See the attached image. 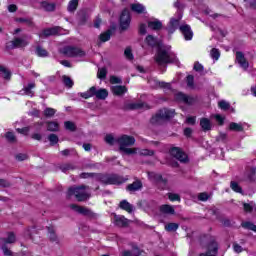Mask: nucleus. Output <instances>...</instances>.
I'll return each instance as SVG.
<instances>
[{
	"label": "nucleus",
	"instance_id": "dca6fc26",
	"mask_svg": "<svg viewBox=\"0 0 256 256\" xmlns=\"http://www.w3.org/2000/svg\"><path fill=\"white\" fill-rule=\"evenodd\" d=\"M48 231V239L51 243H56V245H59V236L57 235V232L55 231V228L53 226H47L46 227Z\"/></svg>",
	"mask_w": 256,
	"mask_h": 256
},
{
	"label": "nucleus",
	"instance_id": "79ce46f5",
	"mask_svg": "<svg viewBox=\"0 0 256 256\" xmlns=\"http://www.w3.org/2000/svg\"><path fill=\"white\" fill-rule=\"evenodd\" d=\"M165 229L168 233H173L179 229V225L177 223H168L165 225Z\"/></svg>",
	"mask_w": 256,
	"mask_h": 256
},
{
	"label": "nucleus",
	"instance_id": "a878e982",
	"mask_svg": "<svg viewBox=\"0 0 256 256\" xmlns=\"http://www.w3.org/2000/svg\"><path fill=\"white\" fill-rule=\"evenodd\" d=\"M111 91H112L113 95L121 96V95H125V93H127V87H125V86H113L111 88Z\"/></svg>",
	"mask_w": 256,
	"mask_h": 256
},
{
	"label": "nucleus",
	"instance_id": "0eeeda50",
	"mask_svg": "<svg viewBox=\"0 0 256 256\" xmlns=\"http://www.w3.org/2000/svg\"><path fill=\"white\" fill-rule=\"evenodd\" d=\"M117 144H119V151L127 147H133L135 145V137L124 134L117 138Z\"/></svg>",
	"mask_w": 256,
	"mask_h": 256
},
{
	"label": "nucleus",
	"instance_id": "20e7f679",
	"mask_svg": "<svg viewBox=\"0 0 256 256\" xmlns=\"http://www.w3.org/2000/svg\"><path fill=\"white\" fill-rule=\"evenodd\" d=\"M175 117V110H169L167 108L160 109L154 116L151 117L150 123L154 126L163 125L165 121L173 119Z\"/></svg>",
	"mask_w": 256,
	"mask_h": 256
},
{
	"label": "nucleus",
	"instance_id": "680f3d73",
	"mask_svg": "<svg viewBox=\"0 0 256 256\" xmlns=\"http://www.w3.org/2000/svg\"><path fill=\"white\" fill-rule=\"evenodd\" d=\"M209 194L207 192H202L198 194V201H209Z\"/></svg>",
	"mask_w": 256,
	"mask_h": 256
},
{
	"label": "nucleus",
	"instance_id": "2f4dec72",
	"mask_svg": "<svg viewBox=\"0 0 256 256\" xmlns=\"http://www.w3.org/2000/svg\"><path fill=\"white\" fill-rule=\"evenodd\" d=\"M0 75L3 79L9 81L11 79V72L3 65H0Z\"/></svg>",
	"mask_w": 256,
	"mask_h": 256
},
{
	"label": "nucleus",
	"instance_id": "6e6552de",
	"mask_svg": "<svg viewBox=\"0 0 256 256\" xmlns=\"http://www.w3.org/2000/svg\"><path fill=\"white\" fill-rule=\"evenodd\" d=\"M120 29L121 31H127L129 25H131V13L128 8H125L120 15Z\"/></svg>",
	"mask_w": 256,
	"mask_h": 256
},
{
	"label": "nucleus",
	"instance_id": "f3484780",
	"mask_svg": "<svg viewBox=\"0 0 256 256\" xmlns=\"http://www.w3.org/2000/svg\"><path fill=\"white\" fill-rule=\"evenodd\" d=\"M60 31H61V27H59V26L47 28L42 31V33L39 35V37H51L53 35H59Z\"/></svg>",
	"mask_w": 256,
	"mask_h": 256
},
{
	"label": "nucleus",
	"instance_id": "4be33fe9",
	"mask_svg": "<svg viewBox=\"0 0 256 256\" xmlns=\"http://www.w3.org/2000/svg\"><path fill=\"white\" fill-rule=\"evenodd\" d=\"M211 246L213 247V249L209 248V250L206 253H202L199 256H217V251H219L217 242L215 240H212Z\"/></svg>",
	"mask_w": 256,
	"mask_h": 256
},
{
	"label": "nucleus",
	"instance_id": "a211bd4d",
	"mask_svg": "<svg viewBox=\"0 0 256 256\" xmlns=\"http://www.w3.org/2000/svg\"><path fill=\"white\" fill-rule=\"evenodd\" d=\"M141 189H143V182L139 179L126 186V190H128L129 193H135L136 191H141Z\"/></svg>",
	"mask_w": 256,
	"mask_h": 256
},
{
	"label": "nucleus",
	"instance_id": "37998d69",
	"mask_svg": "<svg viewBox=\"0 0 256 256\" xmlns=\"http://www.w3.org/2000/svg\"><path fill=\"white\" fill-rule=\"evenodd\" d=\"M98 79H101V81H105L107 79V68L102 67L98 69Z\"/></svg>",
	"mask_w": 256,
	"mask_h": 256
},
{
	"label": "nucleus",
	"instance_id": "393cba45",
	"mask_svg": "<svg viewBox=\"0 0 256 256\" xmlns=\"http://www.w3.org/2000/svg\"><path fill=\"white\" fill-rule=\"evenodd\" d=\"M130 8L133 13H137L138 15L145 13V6L143 4L134 3L130 5Z\"/></svg>",
	"mask_w": 256,
	"mask_h": 256
},
{
	"label": "nucleus",
	"instance_id": "a18cd8bd",
	"mask_svg": "<svg viewBox=\"0 0 256 256\" xmlns=\"http://www.w3.org/2000/svg\"><path fill=\"white\" fill-rule=\"evenodd\" d=\"M56 113H57V110H55V109H53V108H46V109L43 111V115H44V117H46V118L54 117Z\"/></svg>",
	"mask_w": 256,
	"mask_h": 256
},
{
	"label": "nucleus",
	"instance_id": "ea45409f",
	"mask_svg": "<svg viewBox=\"0 0 256 256\" xmlns=\"http://www.w3.org/2000/svg\"><path fill=\"white\" fill-rule=\"evenodd\" d=\"M229 129H230V131H236L238 133H241V132H243V125L237 124L235 122H231L229 124Z\"/></svg>",
	"mask_w": 256,
	"mask_h": 256
},
{
	"label": "nucleus",
	"instance_id": "473e14b6",
	"mask_svg": "<svg viewBox=\"0 0 256 256\" xmlns=\"http://www.w3.org/2000/svg\"><path fill=\"white\" fill-rule=\"evenodd\" d=\"M2 241H3L4 245L13 244L17 241V238L15 237V233L9 232L8 237L3 238Z\"/></svg>",
	"mask_w": 256,
	"mask_h": 256
},
{
	"label": "nucleus",
	"instance_id": "9d476101",
	"mask_svg": "<svg viewBox=\"0 0 256 256\" xmlns=\"http://www.w3.org/2000/svg\"><path fill=\"white\" fill-rule=\"evenodd\" d=\"M130 223H131V220L125 218V216L114 214V225L116 227L125 229V228L129 227Z\"/></svg>",
	"mask_w": 256,
	"mask_h": 256
},
{
	"label": "nucleus",
	"instance_id": "c85d7f7f",
	"mask_svg": "<svg viewBox=\"0 0 256 256\" xmlns=\"http://www.w3.org/2000/svg\"><path fill=\"white\" fill-rule=\"evenodd\" d=\"M119 207L120 209H123V211H127V213H133V205H131L127 200H122Z\"/></svg>",
	"mask_w": 256,
	"mask_h": 256
},
{
	"label": "nucleus",
	"instance_id": "9b49d317",
	"mask_svg": "<svg viewBox=\"0 0 256 256\" xmlns=\"http://www.w3.org/2000/svg\"><path fill=\"white\" fill-rule=\"evenodd\" d=\"M175 101L178 103H185V105H193V103H195V99L193 97H189L183 92L177 93L175 95Z\"/></svg>",
	"mask_w": 256,
	"mask_h": 256
},
{
	"label": "nucleus",
	"instance_id": "4d7b16f0",
	"mask_svg": "<svg viewBox=\"0 0 256 256\" xmlns=\"http://www.w3.org/2000/svg\"><path fill=\"white\" fill-rule=\"evenodd\" d=\"M124 55H125L126 59H128L129 61H133V52L131 50V47H127L125 49Z\"/></svg>",
	"mask_w": 256,
	"mask_h": 256
},
{
	"label": "nucleus",
	"instance_id": "7c9ffc66",
	"mask_svg": "<svg viewBox=\"0 0 256 256\" xmlns=\"http://www.w3.org/2000/svg\"><path fill=\"white\" fill-rule=\"evenodd\" d=\"M46 124H47V131H50V132L59 131V123L55 121H48L46 122Z\"/></svg>",
	"mask_w": 256,
	"mask_h": 256
},
{
	"label": "nucleus",
	"instance_id": "39448f33",
	"mask_svg": "<svg viewBox=\"0 0 256 256\" xmlns=\"http://www.w3.org/2000/svg\"><path fill=\"white\" fill-rule=\"evenodd\" d=\"M60 53L66 57H85L86 55L85 51L77 46H65Z\"/></svg>",
	"mask_w": 256,
	"mask_h": 256
},
{
	"label": "nucleus",
	"instance_id": "69168bd1",
	"mask_svg": "<svg viewBox=\"0 0 256 256\" xmlns=\"http://www.w3.org/2000/svg\"><path fill=\"white\" fill-rule=\"evenodd\" d=\"M246 3V7L250 9H256V0H244Z\"/></svg>",
	"mask_w": 256,
	"mask_h": 256
},
{
	"label": "nucleus",
	"instance_id": "6ab92c4d",
	"mask_svg": "<svg viewBox=\"0 0 256 256\" xmlns=\"http://www.w3.org/2000/svg\"><path fill=\"white\" fill-rule=\"evenodd\" d=\"M76 19L78 21V25H85V23H87V19H89V13L87 10H79L77 12Z\"/></svg>",
	"mask_w": 256,
	"mask_h": 256
},
{
	"label": "nucleus",
	"instance_id": "1a4fd4ad",
	"mask_svg": "<svg viewBox=\"0 0 256 256\" xmlns=\"http://www.w3.org/2000/svg\"><path fill=\"white\" fill-rule=\"evenodd\" d=\"M27 45H29L27 40L17 37L6 44V49L8 50L21 49L23 47H27Z\"/></svg>",
	"mask_w": 256,
	"mask_h": 256
},
{
	"label": "nucleus",
	"instance_id": "6e6d98bb",
	"mask_svg": "<svg viewBox=\"0 0 256 256\" xmlns=\"http://www.w3.org/2000/svg\"><path fill=\"white\" fill-rule=\"evenodd\" d=\"M186 83L190 89H193V87H195V77L193 75H188L186 78Z\"/></svg>",
	"mask_w": 256,
	"mask_h": 256
},
{
	"label": "nucleus",
	"instance_id": "e2e57ef3",
	"mask_svg": "<svg viewBox=\"0 0 256 256\" xmlns=\"http://www.w3.org/2000/svg\"><path fill=\"white\" fill-rule=\"evenodd\" d=\"M132 255L141 256V249H139L138 245H132Z\"/></svg>",
	"mask_w": 256,
	"mask_h": 256
},
{
	"label": "nucleus",
	"instance_id": "774afa93",
	"mask_svg": "<svg viewBox=\"0 0 256 256\" xmlns=\"http://www.w3.org/2000/svg\"><path fill=\"white\" fill-rule=\"evenodd\" d=\"M9 188L11 187V182H9L8 180L5 179H0V188Z\"/></svg>",
	"mask_w": 256,
	"mask_h": 256
},
{
	"label": "nucleus",
	"instance_id": "bb28decb",
	"mask_svg": "<svg viewBox=\"0 0 256 256\" xmlns=\"http://www.w3.org/2000/svg\"><path fill=\"white\" fill-rule=\"evenodd\" d=\"M145 43H147L148 47H152V48L157 47V45H159V41L153 35L146 36Z\"/></svg>",
	"mask_w": 256,
	"mask_h": 256
},
{
	"label": "nucleus",
	"instance_id": "4468645a",
	"mask_svg": "<svg viewBox=\"0 0 256 256\" xmlns=\"http://www.w3.org/2000/svg\"><path fill=\"white\" fill-rule=\"evenodd\" d=\"M236 61L239 63L240 67L244 69V71H247V69H249V62L247 61V58H245V54H243V52H236Z\"/></svg>",
	"mask_w": 256,
	"mask_h": 256
},
{
	"label": "nucleus",
	"instance_id": "aec40b11",
	"mask_svg": "<svg viewBox=\"0 0 256 256\" xmlns=\"http://www.w3.org/2000/svg\"><path fill=\"white\" fill-rule=\"evenodd\" d=\"M40 7L48 13H52L53 11H55V9H57V4L48 1H42L40 2Z\"/></svg>",
	"mask_w": 256,
	"mask_h": 256
},
{
	"label": "nucleus",
	"instance_id": "3c124183",
	"mask_svg": "<svg viewBox=\"0 0 256 256\" xmlns=\"http://www.w3.org/2000/svg\"><path fill=\"white\" fill-rule=\"evenodd\" d=\"M210 56L214 59V61H219V58L221 57V52H219V49L213 48L210 51Z\"/></svg>",
	"mask_w": 256,
	"mask_h": 256
},
{
	"label": "nucleus",
	"instance_id": "4c0bfd02",
	"mask_svg": "<svg viewBox=\"0 0 256 256\" xmlns=\"http://www.w3.org/2000/svg\"><path fill=\"white\" fill-rule=\"evenodd\" d=\"M104 141L105 143H107V145H110L111 147H113V145L117 143V138H115L113 134H107L104 138Z\"/></svg>",
	"mask_w": 256,
	"mask_h": 256
},
{
	"label": "nucleus",
	"instance_id": "0e129e2a",
	"mask_svg": "<svg viewBox=\"0 0 256 256\" xmlns=\"http://www.w3.org/2000/svg\"><path fill=\"white\" fill-rule=\"evenodd\" d=\"M2 251L5 256H13V252L9 248H7V244L2 245Z\"/></svg>",
	"mask_w": 256,
	"mask_h": 256
},
{
	"label": "nucleus",
	"instance_id": "13d9d810",
	"mask_svg": "<svg viewBox=\"0 0 256 256\" xmlns=\"http://www.w3.org/2000/svg\"><path fill=\"white\" fill-rule=\"evenodd\" d=\"M120 151H123V153H125L126 155H135L137 154V148H124Z\"/></svg>",
	"mask_w": 256,
	"mask_h": 256
},
{
	"label": "nucleus",
	"instance_id": "412c9836",
	"mask_svg": "<svg viewBox=\"0 0 256 256\" xmlns=\"http://www.w3.org/2000/svg\"><path fill=\"white\" fill-rule=\"evenodd\" d=\"M148 29H151L152 31H161V29H163V23L158 19L148 21Z\"/></svg>",
	"mask_w": 256,
	"mask_h": 256
},
{
	"label": "nucleus",
	"instance_id": "052dcab7",
	"mask_svg": "<svg viewBox=\"0 0 256 256\" xmlns=\"http://www.w3.org/2000/svg\"><path fill=\"white\" fill-rule=\"evenodd\" d=\"M168 199L170 201H181V196L177 193H168Z\"/></svg>",
	"mask_w": 256,
	"mask_h": 256
},
{
	"label": "nucleus",
	"instance_id": "5fc2aeb1",
	"mask_svg": "<svg viewBox=\"0 0 256 256\" xmlns=\"http://www.w3.org/2000/svg\"><path fill=\"white\" fill-rule=\"evenodd\" d=\"M60 169L63 173H67V171H73L75 169V166L73 164H63L60 166Z\"/></svg>",
	"mask_w": 256,
	"mask_h": 256
},
{
	"label": "nucleus",
	"instance_id": "49530a36",
	"mask_svg": "<svg viewBox=\"0 0 256 256\" xmlns=\"http://www.w3.org/2000/svg\"><path fill=\"white\" fill-rule=\"evenodd\" d=\"M156 87H159L160 89H166V91H170L171 83L156 81Z\"/></svg>",
	"mask_w": 256,
	"mask_h": 256
},
{
	"label": "nucleus",
	"instance_id": "f8f14e48",
	"mask_svg": "<svg viewBox=\"0 0 256 256\" xmlns=\"http://www.w3.org/2000/svg\"><path fill=\"white\" fill-rule=\"evenodd\" d=\"M70 209H72V211H75V213H79L80 215H86L87 217L93 216V212H91V210H89L87 207L79 206L77 204H71Z\"/></svg>",
	"mask_w": 256,
	"mask_h": 256
},
{
	"label": "nucleus",
	"instance_id": "7ed1b4c3",
	"mask_svg": "<svg viewBox=\"0 0 256 256\" xmlns=\"http://www.w3.org/2000/svg\"><path fill=\"white\" fill-rule=\"evenodd\" d=\"M154 61L157 65H169L171 63H177V56L170 53L165 48H158L156 55L154 56Z\"/></svg>",
	"mask_w": 256,
	"mask_h": 256
},
{
	"label": "nucleus",
	"instance_id": "b1692460",
	"mask_svg": "<svg viewBox=\"0 0 256 256\" xmlns=\"http://www.w3.org/2000/svg\"><path fill=\"white\" fill-rule=\"evenodd\" d=\"M160 212L164 215H175V208L169 204H164L160 206Z\"/></svg>",
	"mask_w": 256,
	"mask_h": 256
},
{
	"label": "nucleus",
	"instance_id": "e433bc0d",
	"mask_svg": "<svg viewBox=\"0 0 256 256\" xmlns=\"http://www.w3.org/2000/svg\"><path fill=\"white\" fill-rule=\"evenodd\" d=\"M107 97H109V91H107V89L97 90V99H101L102 101H105Z\"/></svg>",
	"mask_w": 256,
	"mask_h": 256
},
{
	"label": "nucleus",
	"instance_id": "423d86ee",
	"mask_svg": "<svg viewBox=\"0 0 256 256\" xmlns=\"http://www.w3.org/2000/svg\"><path fill=\"white\" fill-rule=\"evenodd\" d=\"M172 157L180 161V163H189V156L179 147H172L169 150Z\"/></svg>",
	"mask_w": 256,
	"mask_h": 256
},
{
	"label": "nucleus",
	"instance_id": "c9c22d12",
	"mask_svg": "<svg viewBox=\"0 0 256 256\" xmlns=\"http://www.w3.org/2000/svg\"><path fill=\"white\" fill-rule=\"evenodd\" d=\"M112 34L113 31L107 30L106 32L99 35V39L102 43H106V41H109V39H111Z\"/></svg>",
	"mask_w": 256,
	"mask_h": 256
},
{
	"label": "nucleus",
	"instance_id": "864d4df0",
	"mask_svg": "<svg viewBox=\"0 0 256 256\" xmlns=\"http://www.w3.org/2000/svg\"><path fill=\"white\" fill-rule=\"evenodd\" d=\"M5 138L9 143H17V137H15V134L13 132H7L5 134Z\"/></svg>",
	"mask_w": 256,
	"mask_h": 256
},
{
	"label": "nucleus",
	"instance_id": "c756f323",
	"mask_svg": "<svg viewBox=\"0 0 256 256\" xmlns=\"http://www.w3.org/2000/svg\"><path fill=\"white\" fill-rule=\"evenodd\" d=\"M79 7V0H70L67 6V11L69 13H75Z\"/></svg>",
	"mask_w": 256,
	"mask_h": 256
},
{
	"label": "nucleus",
	"instance_id": "bf43d9fd",
	"mask_svg": "<svg viewBox=\"0 0 256 256\" xmlns=\"http://www.w3.org/2000/svg\"><path fill=\"white\" fill-rule=\"evenodd\" d=\"M140 155H143L144 157H153V155H155V151L149 150V149H143L140 152Z\"/></svg>",
	"mask_w": 256,
	"mask_h": 256
},
{
	"label": "nucleus",
	"instance_id": "09e8293b",
	"mask_svg": "<svg viewBox=\"0 0 256 256\" xmlns=\"http://www.w3.org/2000/svg\"><path fill=\"white\" fill-rule=\"evenodd\" d=\"M48 141H50V145H57L59 143V136L57 134H50L48 135Z\"/></svg>",
	"mask_w": 256,
	"mask_h": 256
},
{
	"label": "nucleus",
	"instance_id": "72a5a7b5",
	"mask_svg": "<svg viewBox=\"0 0 256 256\" xmlns=\"http://www.w3.org/2000/svg\"><path fill=\"white\" fill-rule=\"evenodd\" d=\"M137 109H143V104L142 103H130V104H126V106H125L126 111H135Z\"/></svg>",
	"mask_w": 256,
	"mask_h": 256
},
{
	"label": "nucleus",
	"instance_id": "338daca9",
	"mask_svg": "<svg viewBox=\"0 0 256 256\" xmlns=\"http://www.w3.org/2000/svg\"><path fill=\"white\" fill-rule=\"evenodd\" d=\"M216 141H222V143H226L227 142V134L225 133H220L218 137H216Z\"/></svg>",
	"mask_w": 256,
	"mask_h": 256
},
{
	"label": "nucleus",
	"instance_id": "603ef678",
	"mask_svg": "<svg viewBox=\"0 0 256 256\" xmlns=\"http://www.w3.org/2000/svg\"><path fill=\"white\" fill-rule=\"evenodd\" d=\"M64 127L67 131H77V126H75V123L71 121L64 122Z\"/></svg>",
	"mask_w": 256,
	"mask_h": 256
},
{
	"label": "nucleus",
	"instance_id": "c03bdc74",
	"mask_svg": "<svg viewBox=\"0 0 256 256\" xmlns=\"http://www.w3.org/2000/svg\"><path fill=\"white\" fill-rule=\"evenodd\" d=\"M18 23H25L27 27H34L35 23H33V19L31 18H18L16 20Z\"/></svg>",
	"mask_w": 256,
	"mask_h": 256
},
{
	"label": "nucleus",
	"instance_id": "a19ab883",
	"mask_svg": "<svg viewBox=\"0 0 256 256\" xmlns=\"http://www.w3.org/2000/svg\"><path fill=\"white\" fill-rule=\"evenodd\" d=\"M62 81L65 85V87H67L68 89H71V87H73L74 82L72 81L71 77L64 75L62 76Z\"/></svg>",
	"mask_w": 256,
	"mask_h": 256
},
{
	"label": "nucleus",
	"instance_id": "de8ad7c7",
	"mask_svg": "<svg viewBox=\"0 0 256 256\" xmlns=\"http://www.w3.org/2000/svg\"><path fill=\"white\" fill-rule=\"evenodd\" d=\"M36 54L38 55V57H49V52H47V50H45L41 46H37Z\"/></svg>",
	"mask_w": 256,
	"mask_h": 256
},
{
	"label": "nucleus",
	"instance_id": "5701e85b",
	"mask_svg": "<svg viewBox=\"0 0 256 256\" xmlns=\"http://www.w3.org/2000/svg\"><path fill=\"white\" fill-rule=\"evenodd\" d=\"M200 127L202 131L207 132V131H211L213 125H211V120H209V118H201Z\"/></svg>",
	"mask_w": 256,
	"mask_h": 256
},
{
	"label": "nucleus",
	"instance_id": "58836bf2",
	"mask_svg": "<svg viewBox=\"0 0 256 256\" xmlns=\"http://www.w3.org/2000/svg\"><path fill=\"white\" fill-rule=\"evenodd\" d=\"M230 188L232 189V191H234L235 193H241V195H243V188H241V186L239 185V183L235 182V181H231L230 182Z\"/></svg>",
	"mask_w": 256,
	"mask_h": 256
},
{
	"label": "nucleus",
	"instance_id": "f257e3e1",
	"mask_svg": "<svg viewBox=\"0 0 256 256\" xmlns=\"http://www.w3.org/2000/svg\"><path fill=\"white\" fill-rule=\"evenodd\" d=\"M75 197L76 201L83 202L87 201L91 197L89 188L86 185L72 186L68 188L67 197Z\"/></svg>",
	"mask_w": 256,
	"mask_h": 256
},
{
	"label": "nucleus",
	"instance_id": "8fccbe9b",
	"mask_svg": "<svg viewBox=\"0 0 256 256\" xmlns=\"http://www.w3.org/2000/svg\"><path fill=\"white\" fill-rule=\"evenodd\" d=\"M218 106L222 111H229V109H231V104L225 100L218 102Z\"/></svg>",
	"mask_w": 256,
	"mask_h": 256
},
{
	"label": "nucleus",
	"instance_id": "f03ea898",
	"mask_svg": "<svg viewBox=\"0 0 256 256\" xmlns=\"http://www.w3.org/2000/svg\"><path fill=\"white\" fill-rule=\"evenodd\" d=\"M98 181L103 183V185H123V183H127L129 181V177H123L119 174H98Z\"/></svg>",
	"mask_w": 256,
	"mask_h": 256
},
{
	"label": "nucleus",
	"instance_id": "ddd939ff",
	"mask_svg": "<svg viewBox=\"0 0 256 256\" xmlns=\"http://www.w3.org/2000/svg\"><path fill=\"white\" fill-rule=\"evenodd\" d=\"M181 15L178 18H171L166 30L170 35H173L177 29H179V23L181 21Z\"/></svg>",
	"mask_w": 256,
	"mask_h": 256
},
{
	"label": "nucleus",
	"instance_id": "2eb2a0df",
	"mask_svg": "<svg viewBox=\"0 0 256 256\" xmlns=\"http://www.w3.org/2000/svg\"><path fill=\"white\" fill-rule=\"evenodd\" d=\"M179 29L182 35H184V39L186 41H191V39H193V30H191V26H189L188 24L181 25Z\"/></svg>",
	"mask_w": 256,
	"mask_h": 256
},
{
	"label": "nucleus",
	"instance_id": "cd10ccee",
	"mask_svg": "<svg viewBox=\"0 0 256 256\" xmlns=\"http://www.w3.org/2000/svg\"><path fill=\"white\" fill-rule=\"evenodd\" d=\"M97 95V87L92 86L87 92L81 93L80 97L83 99H89L90 97H95Z\"/></svg>",
	"mask_w": 256,
	"mask_h": 256
},
{
	"label": "nucleus",
	"instance_id": "f704fd0d",
	"mask_svg": "<svg viewBox=\"0 0 256 256\" xmlns=\"http://www.w3.org/2000/svg\"><path fill=\"white\" fill-rule=\"evenodd\" d=\"M241 227H243V229H247L248 231H254V233H256V225L253 222H242Z\"/></svg>",
	"mask_w": 256,
	"mask_h": 256
}]
</instances>
